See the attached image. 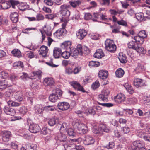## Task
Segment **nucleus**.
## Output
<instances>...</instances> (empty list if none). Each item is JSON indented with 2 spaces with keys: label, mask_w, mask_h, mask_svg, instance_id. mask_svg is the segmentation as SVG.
<instances>
[{
  "label": "nucleus",
  "mask_w": 150,
  "mask_h": 150,
  "mask_svg": "<svg viewBox=\"0 0 150 150\" xmlns=\"http://www.w3.org/2000/svg\"><path fill=\"white\" fill-rule=\"evenodd\" d=\"M74 128L77 129L79 131V133L83 134L86 133L88 130L87 126L85 124L76 122H73L72 123Z\"/></svg>",
  "instance_id": "nucleus-1"
},
{
  "label": "nucleus",
  "mask_w": 150,
  "mask_h": 150,
  "mask_svg": "<svg viewBox=\"0 0 150 150\" xmlns=\"http://www.w3.org/2000/svg\"><path fill=\"white\" fill-rule=\"evenodd\" d=\"M105 49L111 52H114L116 49V46L113 40L107 39L105 42Z\"/></svg>",
  "instance_id": "nucleus-2"
},
{
  "label": "nucleus",
  "mask_w": 150,
  "mask_h": 150,
  "mask_svg": "<svg viewBox=\"0 0 150 150\" xmlns=\"http://www.w3.org/2000/svg\"><path fill=\"white\" fill-rule=\"evenodd\" d=\"M128 47L130 49H132L138 52H143L144 48L139 46L137 43L135 41H132L128 44Z\"/></svg>",
  "instance_id": "nucleus-3"
},
{
  "label": "nucleus",
  "mask_w": 150,
  "mask_h": 150,
  "mask_svg": "<svg viewBox=\"0 0 150 150\" xmlns=\"http://www.w3.org/2000/svg\"><path fill=\"white\" fill-rule=\"evenodd\" d=\"M109 93L110 91L108 89L106 88H104L102 94L98 95V99L103 101H107Z\"/></svg>",
  "instance_id": "nucleus-4"
},
{
  "label": "nucleus",
  "mask_w": 150,
  "mask_h": 150,
  "mask_svg": "<svg viewBox=\"0 0 150 150\" xmlns=\"http://www.w3.org/2000/svg\"><path fill=\"white\" fill-rule=\"evenodd\" d=\"M14 97L16 100L21 102L24 101L26 97L22 91H19L14 93Z\"/></svg>",
  "instance_id": "nucleus-5"
},
{
  "label": "nucleus",
  "mask_w": 150,
  "mask_h": 150,
  "mask_svg": "<svg viewBox=\"0 0 150 150\" xmlns=\"http://www.w3.org/2000/svg\"><path fill=\"white\" fill-rule=\"evenodd\" d=\"M95 139L90 135H86L83 139V144L86 145L93 144L95 142Z\"/></svg>",
  "instance_id": "nucleus-6"
},
{
  "label": "nucleus",
  "mask_w": 150,
  "mask_h": 150,
  "mask_svg": "<svg viewBox=\"0 0 150 150\" xmlns=\"http://www.w3.org/2000/svg\"><path fill=\"white\" fill-rule=\"evenodd\" d=\"M40 129L39 126L37 124L32 123L30 124L29 128V131L31 133H36L38 132Z\"/></svg>",
  "instance_id": "nucleus-7"
},
{
  "label": "nucleus",
  "mask_w": 150,
  "mask_h": 150,
  "mask_svg": "<svg viewBox=\"0 0 150 150\" xmlns=\"http://www.w3.org/2000/svg\"><path fill=\"white\" fill-rule=\"evenodd\" d=\"M134 84L137 88L146 86L145 81L139 78H135L133 81Z\"/></svg>",
  "instance_id": "nucleus-8"
},
{
  "label": "nucleus",
  "mask_w": 150,
  "mask_h": 150,
  "mask_svg": "<svg viewBox=\"0 0 150 150\" xmlns=\"http://www.w3.org/2000/svg\"><path fill=\"white\" fill-rule=\"evenodd\" d=\"M57 107L59 110L65 111L69 108L70 105L68 103L63 102L59 103H58Z\"/></svg>",
  "instance_id": "nucleus-9"
},
{
  "label": "nucleus",
  "mask_w": 150,
  "mask_h": 150,
  "mask_svg": "<svg viewBox=\"0 0 150 150\" xmlns=\"http://www.w3.org/2000/svg\"><path fill=\"white\" fill-rule=\"evenodd\" d=\"M48 47L45 46L43 45L40 48V54L43 57H45L48 56Z\"/></svg>",
  "instance_id": "nucleus-10"
},
{
  "label": "nucleus",
  "mask_w": 150,
  "mask_h": 150,
  "mask_svg": "<svg viewBox=\"0 0 150 150\" xmlns=\"http://www.w3.org/2000/svg\"><path fill=\"white\" fill-rule=\"evenodd\" d=\"M11 135L10 132L7 131H3L2 132V139L3 141L7 142L9 141Z\"/></svg>",
  "instance_id": "nucleus-11"
},
{
  "label": "nucleus",
  "mask_w": 150,
  "mask_h": 150,
  "mask_svg": "<svg viewBox=\"0 0 150 150\" xmlns=\"http://www.w3.org/2000/svg\"><path fill=\"white\" fill-rule=\"evenodd\" d=\"M136 134L137 135L140 137L143 138L144 140L150 142V137L147 135H144L145 132L141 130H137Z\"/></svg>",
  "instance_id": "nucleus-12"
},
{
  "label": "nucleus",
  "mask_w": 150,
  "mask_h": 150,
  "mask_svg": "<svg viewBox=\"0 0 150 150\" xmlns=\"http://www.w3.org/2000/svg\"><path fill=\"white\" fill-rule=\"evenodd\" d=\"M125 99V95L122 93L118 94L115 98V101L116 103H119L124 101Z\"/></svg>",
  "instance_id": "nucleus-13"
},
{
  "label": "nucleus",
  "mask_w": 150,
  "mask_h": 150,
  "mask_svg": "<svg viewBox=\"0 0 150 150\" xmlns=\"http://www.w3.org/2000/svg\"><path fill=\"white\" fill-rule=\"evenodd\" d=\"M55 139L57 141L64 142L66 141L67 138L65 134L60 132L57 134L55 137Z\"/></svg>",
  "instance_id": "nucleus-14"
},
{
  "label": "nucleus",
  "mask_w": 150,
  "mask_h": 150,
  "mask_svg": "<svg viewBox=\"0 0 150 150\" xmlns=\"http://www.w3.org/2000/svg\"><path fill=\"white\" fill-rule=\"evenodd\" d=\"M87 31L84 29L79 30L78 32L76 33L77 38L80 40L83 39L87 35Z\"/></svg>",
  "instance_id": "nucleus-15"
},
{
  "label": "nucleus",
  "mask_w": 150,
  "mask_h": 150,
  "mask_svg": "<svg viewBox=\"0 0 150 150\" xmlns=\"http://www.w3.org/2000/svg\"><path fill=\"white\" fill-rule=\"evenodd\" d=\"M54 83V79L52 78H46L44 80L43 84L45 86L53 85Z\"/></svg>",
  "instance_id": "nucleus-16"
},
{
  "label": "nucleus",
  "mask_w": 150,
  "mask_h": 150,
  "mask_svg": "<svg viewBox=\"0 0 150 150\" xmlns=\"http://www.w3.org/2000/svg\"><path fill=\"white\" fill-rule=\"evenodd\" d=\"M34 110L35 113L37 114H42L44 109L42 105H37L34 107Z\"/></svg>",
  "instance_id": "nucleus-17"
},
{
  "label": "nucleus",
  "mask_w": 150,
  "mask_h": 150,
  "mask_svg": "<svg viewBox=\"0 0 150 150\" xmlns=\"http://www.w3.org/2000/svg\"><path fill=\"white\" fill-rule=\"evenodd\" d=\"M104 56V54L101 49H98L96 50L93 56L95 58H101Z\"/></svg>",
  "instance_id": "nucleus-18"
},
{
  "label": "nucleus",
  "mask_w": 150,
  "mask_h": 150,
  "mask_svg": "<svg viewBox=\"0 0 150 150\" xmlns=\"http://www.w3.org/2000/svg\"><path fill=\"white\" fill-rule=\"evenodd\" d=\"M4 111L6 114L11 116L14 115L15 113V111L13 109L6 107H4Z\"/></svg>",
  "instance_id": "nucleus-19"
},
{
  "label": "nucleus",
  "mask_w": 150,
  "mask_h": 150,
  "mask_svg": "<svg viewBox=\"0 0 150 150\" xmlns=\"http://www.w3.org/2000/svg\"><path fill=\"white\" fill-rule=\"evenodd\" d=\"M133 144L136 147H137L139 149L145 147L144 144L140 140L134 141L133 143Z\"/></svg>",
  "instance_id": "nucleus-20"
},
{
  "label": "nucleus",
  "mask_w": 150,
  "mask_h": 150,
  "mask_svg": "<svg viewBox=\"0 0 150 150\" xmlns=\"http://www.w3.org/2000/svg\"><path fill=\"white\" fill-rule=\"evenodd\" d=\"M18 15L17 13L13 12L10 15V19L13 23H17L18 20Z\"/></svg>",
  "instance_id": "nucleus-21"
},
{
  "label": "nucleus",
  "mask_w": 150,
  "mask_h": 150,
  "mask_svg": "<svg viewBox=\"0 0 150 150\" xmlns=\"http://www.w3.org/2000/svg\"><path fill=\"white\" fill-rule=\"evenodd\" d=\"M99 77L101 79H104L107 78L108 76V71L101 70L98 74Z\"/></svg>",
  "instance_id": "nucleus-22"
},
{
  "label": "nucleus",
  "mask_w": 150,
  "mask_h": 150,
  "mask_svg": "<svg viewBox=\"0 0 150 150\" xmlns=\"http://www.w3.org/2000/svg\"><path fill=\"white\" fill-rule=\"evenodd\" d=\"M71 42L70 41H66L62 43L61 47L63 49L68 50L71 49Z\"/></svg>",
  "instance_id": "nucleus-23"
},
{
  "label": "nucleus",
  "mask_w": 150,
  "mask_h": 150,
  "mask_svg": "<svg viewBox=\"0 0 150 150\" xmlns=\"http://www.w3.org/2000/svg\"><path fill=\"white\" fill-rule=\"evenodd\" d=\"M62 51L59 48H55L53 50V55L55 58H59L61 54Z\"/></svg>",
  "instance_id": "nucleus-24"
},
{
  "label": "nucleus",
  "mask_w": 150,
  "mask_h": 150,
  "mask_svg": "<svg viewBox=\"0 0 150 150\" xmlns=\"http://www.w3.org/2000/svg\"><path fill=\"white\" fill-rule=\"evenodd\" d=\"M0 6L3 9H7L11 7V5L9 1H7L4 0L3 2L0 5Z\"/></svg>",
  "instance_id": "nucleus-25"
},
{
  "label": "nucleus",
  "mask_w": 150,
  "mask_h": 150,
  "mask_svg": "<svg viewBox=\"0 0 150 150\" xmlns=\"http://www.w3.org/2000/svg\"><path fill=\"white\" fill-rule=\"evenodd\" d=\"M70 56L75 58H77L78 55H80V52L76 49L73 48L70 50Z\"/></svg>",
  "instance_id": "nucleus-26"
},
{
  "label": "nucleus",
  "mask_w": 150,
  "mask_h": 150,
  "mask_svg": "<svg viewBox=\"0 0 150 150\" xmlns=\"http://www.w3.org/2000/svg\"><path fill=\"white\" fill-rule=\"evenodd\" d=\"M136 18L139 21H141L143 20H146V18L149 19L147 17H144V14L142 13H137L135 14Z\"/></svg>",
  "instance_id": "nucleus-27"
},
{
  "label": "nucleus",
  "mask_w": 150,
  "mask_h": 150,
  "mask_svg": "<svg viewBox=\"0 0 150 150\" xmlns=\"http://www.w3.org/2000/svg\"><path fill=\"white\" fill-rule=\"evenodd\" d=\"M134 39L135 42L137 43L139 46H140L139 44H143L144 41V39L141 37H140L139 35H138V36H136L134 37Z\"/></svg>",
  "instance_id": "nucleus-28"
},
{
  "label": "nucleus",
  "mask_w": 150,
  "mask_h": 150,
  "mask_svg": "<svg viewBox=\"0 0 150 150\" xmlns=\"http://www.w3.org/2000/svg\"><path fill=\"white\" fill-rule=\"evenodd\" d=\"M118 58L120 62L122 63H125L127 62V58L125 54H123L122 53H119V55Z\"/></svg>",
  "instance_id": "nucleus-29"
},
{
  "label": "nucleus",
  "mask_w": 150,
  "mask_h": 150,
  "mask_svg": "<svg viewBox=\"0 0 150 150\" xmlns=\"http://www.w3.org/2000/svg\"><path fill=\"white\" fill-rule=\"evenodd\" d=\"M44 31L47 35L50 36L52 35V30L50 27L49 26H47L45 25L43 28Z\"/></svg>",
  "instance_id": "nucleus-30"
},
{
  "label": "nucleus",
  "mask_w": 150,
  "mask_h": 150,
  "mask_svg": "<svg viewBox=\"0 0 150 150\" xmlns=\"http://www.w3.org/2000/svg\"><path fill=\"white\" fill-rule=\"evenodd\" d=\"M59 99L58 96L55 93L51 94L49 97V100L52 102H56Z\"/></svg>",
  "instance_id": "nucleus-31"
},
{
  "label": "nucleus",
  "mask_w": 150,
  "mask_h": 150,
  "mask_svg": "<svg viewBox=\"0 0 150 150\" xmlns=\"http://www.w3.org/2000/svg\"><path fill=\"white\" fill-rule=\"evenodd\" d=\"M11 53L14 57L19 58L22 56L21 52L18 49H13L11 51Z\"/></svg>",
  "instance_id": "nucleus-32"
},
{
  "label": "nucleus",
  "mask_w": 150,
  "mask_h": 150,
  "mask_svg": "<svg viewBox=\"0 0 150 150\" xmlns=\"http://www.w3.org/2000/svg\"><path fill=\"white\" fill-rule=\"evenodd\" d=\"M124 71L121 68L118 69L115 72L116 76L118 78L123 77L124 74Z\"/></svg>",
  "instance_id": "nucleus-33"
},
{
  "label": "nucleus",
  "mask_w": 150,
  "mask_h": 150,
  "mask_svg": "<svg viewBox=\"0 0 150 150\" xmlns=\"http://www.w3.org/2000/svg\"><path fill=\"white\" fill-rule=\"evenodd\" d=\"M124 86L126 90L130 93H132L134 91L131 86L128 83H126L124 85Z\"/></svg>",
  "instance_id": "nucleus-34"
},
{
  "label": "nucleus",
  "mask_w": 150,
  "mask_h": 150,
  "mask_svg": "<svg viewBox=\"0 0 150 150\" xmlns=\"http://www.w3.org/2000/svg\"><path fill=\"white\" fill-rule=\"evenodd\" d=\"M27 149L28 150H37V146L34 144H28L27 145Z\"/></svg>",
  "instance_id": "nucleus-35"
},
{
  "label": "nucleus",
  "mask_w": 150,
  "mask_h": 150,
  "mask_svg": "<svg viewBox=\"0 0 150 150\" xmlns=\"http://www.w3.org/2000/svg\"><path fill=\"white\" fill-rule=\"evenodd\" d=\"M99 128L100 130L102 131V133L103 131L106 132H110V130L104 124L101 125Z\"/></svg>",
  "instance_id": "nucleus-36"
},
{
  "label": "nucleus",
  "mask_w": 150,
  "mask_h": 150,
  "mask_svg": "<svg viewBox=\"0 0 150 150\" xmlns=\"http://www.w3.org/2000/svg\"><path fill=\"white\" fill-rule=\"evenodd\" d=\"M58 121L57 118H53L49 119L48 121V124L50 126H53L55 125Z\"/></svg>",
  "instance_id": "nucleus-37"
},
{
  "label": "nucleus",
  "mask_w": 150,
  "mask_h": 150,
  "mask_svg": "<svg viewBox=\"0 0 150 150\" xmlns=\"http://www.w3.org/2000/svg\"><path fill=\"white\" fill-rule=\"evenodd\" d=\"M64 31L63 29H60L57 30L55 33H54V36L58 38L59 37L63 34Z\"/></svg>",
  "instance_id": "nucleus-38"
},
{
  "label": "nucleus",
  "mask_w": 150,
  "mask_h": 150,
  "mask_svg": "<svg viewBox=\"0 0 150 150\" xmlns=\"http://www.w3.org/2000/svg\"><path fill=\"white\" fill-rule=\"evenodd\" d=\"M69 3L72 7L75 8L77 5H79L81 4V1L79 0L74 1H70L69 2Z\"/></svg>",
  "instance_id": "nucleus-39"
},
{
  "label": "nucleus",
  "mask_w": 150,
  "mask_h": 150,
  "mask_svg": "<svg viewBox=\"0 0 150 150\" xmlns=\"http://www.w3.org/2000/svg\"><path fill=\"white\" fill-rule=\"evenodd\" d=\"M93 132L94 134L97 135V136H101L103 134L102 131L100 130V128H94L93 129Z\"/></svg>",
  "instance_id": "nucleus-40"
},
{
  "label": "nucleus",
  "mask_w": 150,
  "mask_h": 150,
  "mask_svg": "<svg viewBox=\"0 0 150 150\" xmlns=\"http://www.w3.org/2000/svg\"><path fill=\"white\" fill-rule=\"evenodd\" d=\"M28 8V6L26 3H21L18 6L19 9L22 11H24Z\"/></svg>",
  "instance_id": "nucleus-41"
},
{
  "label": "nucleus",
  "mask_w": 150,
  "mask_h": 150,
  "mask_svg": "<svg viewBox=\"0 0 150 150\" xmlns=\"http://www.w3.org/2000/svg\"><path fill=\"white\" fill-rule=\"evenodd\" d=\"M44 109L47 111H53L56 110L54 106H47L44 107Z\"/></svg>",
  "instance_id": "nucleus-42"
},
{
  "label": "nucleus",
  "mask_w": 150,
  "mask_h": 150,
  "mask_svg": "<svg viewBox=\"0 0 150 150\" xmlns=\"http://www.w3.org/2000/svg\"><path fill=\"white\" fill-rule=\"evenodd\" d=\"M19 111L21 114L24 115L27 112L28 110L27 108L25 106H22L20 108Z\"/></svg>",
  "instance_id": "nucleus-43"
},
{
  "label": "nucleus",
  "mask_w": 150,
  "mask_h": 150,
  "mask_svg": "<svg viewBox=\"0 0 150 150\" xmlns=\"http://www.w3.org/2000/svg\"><path fill=\"white\" fill-rule=\"evenodd\" d=\"M0 76L3 79H6L8 78V74L6 71H3L0 73Z\"/></svg>",
  "instance_id": "nucleus-44"
},
{
  "label": "nucleus",
  "mask_w": 150,
  "mask_h": 150,
  "mask_svg": "<svg viewBox=\"0 0 150 150\" xmlns=\"http://www.w3.org/2000/svg\"><path fill=\"white\" fill-rule=\"evenodd\" d=\"M61 55L62 57L67 59L70 56V52H69L65 51L61 53Z\"/></svg>",
  "instance_id": "nucleus-45"
},
{
  "label": "nucleus",
  "mask_w": 150,
  "mask_h": 150,
  "mask_svg": "<svg viewBox=\"0 0 150 150\" xmlns=\"http://www.w3.org/2000/svg\"><path fill=\"white\" fill-rule=\"evenodd\" d=\"M37 30V28H28L25 29L23 30H22V32L24 33L28 34L29 33L28 31L32 30Z\"/></svg>",
  "instance_id": "nucleus-46"
},
{
  "label": "nucleus",
  "mask_w": 150,
  "mask_h": 150,
  "mask_svg": "<svg viewBox=\"0 0 150 150\" xmlns=\"http://www.w3.org/2000/svg\"><path fill=\"white\" fill-rule=\"evenodd\" d=\"M61 14L62 15L63 17H67L70 15V12L69 11L68 9L66 10L63 12H61Z\"/></svg>",
  "instance_id": "nucleus-47"
},
{
  "label": "nucleus",
  "mask_w": 150,
  "mask_h": 150,
  "mask_svg": "<svg viewBox=\"0 0 150 150\" xmlns=\"http://www.w3.org/2000/svg\"><path fill=\"white\" fill-rule=\"evenodd\" d=\"M67 133L69 136L74 137L75 136L76 133L73 129L71 128H69L67 131Z\"/></svg>",
  "instance_id": "nucleus-48"
},
{
  "label": "nucleus",
  "mask_w": 150,
  "mask_h": 150,
  "mask_svg": "<svg viewBox=\"0 0 150 150\" xmlns=\"http://www.w3.org/2000/svg\"><path fill=\"white\" fill-rule=\"evenodd\" d=\"M42 74V72L40 70H39L37 71H33V74L34 76H38L39 79L41 78V76Z\"/></svg>",
  "instance_id": "nucleus-49"
},
{
  "label": "nucleus",
  "mask_w": 150,
  "mask_h": 150,
  "mask_svg": "<svg viewBox=\"0 0 150 150\" xmlns=\"http://www.w3.org/2000/svg\"><path fill=\"white\" fill-rule=\"evenodd\" d=\"M138 35H139L140 37H141L142 38L144 39V38H146L147 36L146 33L145 31L144 30L140 31Z\"/></svg>",
  "instance_id": "nucleus-50"
},
{
  "label": "nucleus",
  "mask_w": 150,
  "mask_h": 150,
  "mask_svg": "<svg viewBox=\"0 0 150 150\" xmlns=\"http://www.w3.org/2000/svg\"><path fill=\"white\" fill-rule=\"evenodd\" d=\"M100 84L99 81H96L94 83H93L91 87L93 89H95L98 88Z\"/></svg>",
  "instance_id": "nucleus-51"
},
{
  "label": "nucleus",
  "mask_w": 150,
  "mask_h": 150,
  "mask_svg": "<svg viewBox=\"0 0 150 150\" xmlns=\"http://www.w3.org/2000/svg\"><path fill=\"white\" fill-rule=\"evenodd\" d=\"M100 64L99 62L92 61L89 62L88 66H99Z\"/></svg>",
  "instance_id": "nucleus-52"
},
{
  "label": "nucleus",
  "mask_w": 150,
  "mask_h": 150,
  "mask_svg": "<svg viewBox=\"0 0 150 150\" xmlns=\"http://www.w3.org/2000/svg\"><path fill=\"white\" fill-rule=\"evenodd\" d=\"M69 5H67L65 4H64L61 5L60 7V13L65 10L66 11V10H67V8L69 7Z\"/></svg>",
  "instance_id": "nucleus-53"
},
{
  "label": "nucleus",
  "mask_w": 150,
  "mask_h": 150,
  "mask_svg": "<svg viewBox=\"0 0 150 150\" xmlns=\"http://www.w3.org/2000/svg\"><path fill=\"white\" fill-rule=\"evenodd\" d=\"M117 23L119 25L124 26H127V22L122 19L117 21Z\"/></svg>",
  "instance_id": "nucleus-54"
},
{
  "label": "nucleus",
  "mask_w": 150,
  "mask_h": 150,
  "mask_svg": "<svg viewBox=\"0 0 150 150\" xmlns=\"http://www.w3.org/2000/svg\"><path fill=\"white\" fill-rule=\"evenodd\" d=\"M75 112L77 114L79 117H83L84 115L85 114L84 112L78 110H76Z\"/></svg>",
  "instance_id": "nucleus-55"
},
{
  "label": "nucleus",
  "mask_w": 150,
  "mask_h": 150,
  "mask_svg": "<svg viewBox=\"0 0 150 150\" xmlns=\"http://www.w3.org/2000/svg\"><path fill=\"white\" fill-rule=\"evenodd\" d=\"M97 103L98 104L104 107H110L113 105V104L111 103H100L99 102Z\"/></svg>",
  "instance_id": "nucleus-56"
},
{
  "label": "nucleus",
  "mask_w": 150,
  "mask_h": 150,
  "mask_svg": "<svg viewBox=\"0 0 150 150\" xmlns=\"http://www.w3.org/2000/svg\"><path fill=\"white\" fill-rule=\"evenodd\" d=\"M71 85L75 89H76L78 87L80 84L77 82L73 81L71 82Z\"/></svg>",
  "instance_id": "nucleus-57"
},
{
  "label": "nucleus",
  "mask_w": 150,
  "mask_h": 150,
  "mask_svg": "<svg viewBox=\"0 0 150 150\" xmlns=\"http://www.w3.org/2000/svg\"><path fill=\"white\" fill-rule=\"evenodd\" d=\"M115 145V144L113 142H109V144L106 146L105 148L108 149H112L114 147Z\"/></svg>",
  "instance_id": "nucleus-58"
},
{
  "label": "nucleus",
  "mask_w": 150,
  "mask_h": 150,
  "mask_svg": "<svg viewBox=\"0 0 150 150\" xmlns=\"http://www.w3.org/2000/svg\"><path fill=\"white\" fill-rule=\"evenodd\" d=\"M92 15L89 13H85L84 18L85 20H88L92 18Z\"/></svg>",
  "instance_id": "nucleus-59"
},
{
  "label": "nucleus",
  "mask_w": 150,
  "mask_h": 150,
  "mask_svg": "<svg viewBox=\"0 0 150 150\" xmlns=\"http://www.w3.org/2000/svg\"><path fill=\"white\" fill-rule=\"evenodd\" d=\"M55 94L58 96V97H61L62 94V91L59 88H57L55 90Z\"/></svg>",
  "instance_id": "nucleus-60"
},
{
  "label": "nucleus",
  "mask_w": 150,
  "mask_h": 150,
  "mask_svg": "<svg viewBox=\"0 0 150 150\" xmlns=\"http://www.w3.org/2000/svg\"><path fill=\"white\" fill-rule=\"evenodd\" d=\"M49 130L46 127H44L43 128L41 131V134L43 135H46L48 133Z\"/></svg>",
  "instance_id": "nucleus-61"
},
{
  "label": "nucleus",
  "mask_w": 150,
  "mask_h": 150,
  "mask_svg": "<svg viewBox=\"0 0 150 150\" xmlns=\"http://www.w3.org/2000/svg\"><path fill=\"white\" fill-rule=\"evenodd\" d=\"M12 96L11 93L9 91H6L5 94L6 99H10Z\"/></svg>",
  "instance_id": "nucleus-62"
},
{
  "label": "nucleus",
  "mask_w": 150,
  "mask_h": 150,
  "mask_svg": "<svg viewBox=\"0 0 150 150\" xmlns=\"http://www.w3.org/2000/svg\"><path fill=\"white\" fill-rule=\"evenodd\" d=\"M127 100L130 103H136L137 101L136 98L134 97L129 98Z\"/></svg>",
  "instance_id": "nucleus-63"
},
{
  "label": "nucleus",
  "mask_w": 150,
  "mask_h": 150,
  "mask_svg": "<svg viewBox=\"0 0 150 150\" xmlns=\"http://www.w3.org/2000/svg\"><path fill=\"white\" fill-rule=\"evenodd\" d=\"M37 20H43L44 18V16L41 14H38L36 16Z\"/></svg>",
  "instance_id": "nucleus-64"
}]
</instances>
